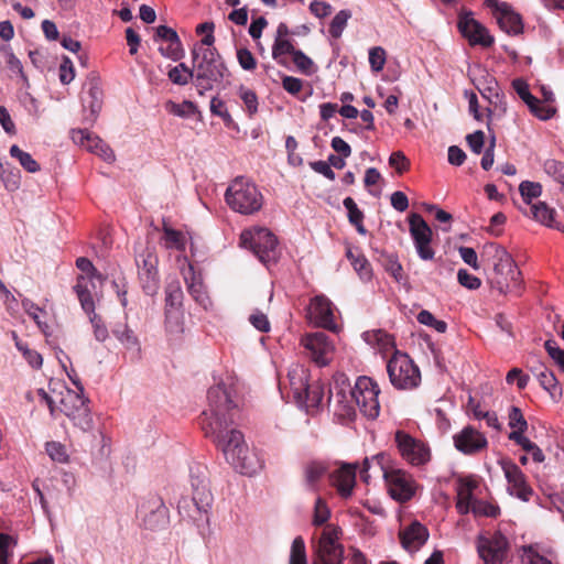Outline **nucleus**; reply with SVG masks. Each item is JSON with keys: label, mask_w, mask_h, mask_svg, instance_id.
I'll list each match as a JSON object with an SVG mask.
<instances>
[{"label": "nucleus", "mask_w": 564, "mask_h": 564, "mask_svg": "<svg viewBox=\"0 0 564 564\" xmlns=\"http://www.w3.org/2000/svg\"><path fill=\"white\" fill-rule=\"evenodd\" d=\"M207 408L199 416L205 436L213 440L226 460L240 474L252 476L261 469V462L249 449L240 431L232 427L238 412L232 400V389L225 383L210 387L207 391Z\"/></svg>", "instance_id": "obj_1"}, {"label": "nucleus", "mask_w": 564, "mask_h": 564, "mask_svg": "<svg viewBox=\"0 0 564 564\" xmlns=\"http://www.w3.org/2000/svg\"><path fill=\"white\" fill-rule=\"evenodd\" d=\"M192 495L178 500V512L184 519L193 521L198 528L209 524V511L213 495L208 487L206 467L196 464L189 468Z\"/></svg>", "instance_id": "obj_2"}, {"label": "nucleus", "mask_w": 564, "mask_h": 564, "mask_svg": "<svg viewBox=\"0 0 564 564\" xmlns=\"http://www.w3.org/2000/svg\"><path fill=\"white\" fill-rule=\"evenodd\" d=\"M369 470L382 475L388 492L395 501L405 502L414 496L416 485L412 475L403 469L393 467L387 454L379 453L364 460L360 477L367 484L370 479Z\"/></svg>", "instance_id": "obj_3"}, {"label": "nucleus", "mask_w": 564, "mask_h": 564, "mask_svg": "<svg viewBox=\"0 0 564 564\" xmlns=\"http://www.w3.org/2000/svg\"><path fill=\"white\" fill-rule=\"evenodd\" d=\"M39 395L47 404L52 416H55L56 411H59L80 431L88 432L93 429L88 399L84 398L83 392L65 388L54 398L45 390L40 389Z\"/></svg>", "instance_id": "obj_4"}, {"label": "nucleus", "mask_w": 564, "mask_h": 564, "mask_svg": "<svg viewBox=\"0 0 564 564\" xmlns=\"http://www.w3.org/2000/svg\"><path fill=\"white\" fill-rule=\"evenodd\" d=\"M487 251L492 254L494 270L489 276L492 289L500 294L521 293V272L518 270L510 253L501 246L489 243Z\"/></svg>", "instance_id": "obj_5"}, {"label": "nucleus", "mask_w": 564, "mask_h": 564, "mask_svg": "<svg viewBox=\"0 0 564 564\" xmlns=\"http://www.w3.org/2000/svg\"><path fill=\"white\" fill-rule=\"evenodd\" d=\"M288 381L290 394L300 408L311 412L321 406L325 388L321 382H310V371L305 366H291L288 372Z\"/></svg>", "instance_id": "obj_6"}, {"label": "nucleus", "mask_w": 564, "mask_h": 564, "mask_svg": "<svg viewBox=\"0 0 564 564\" xmlns=\"http://www.w3.org/2000/svg\"><path fill=\"white\" fill-rule=\"evenodd\" d=\"M193 48L195 86L200 95L220 84L228 76V69L216 48Z\"/></svg>", "instance_id": "obj_7"}, {"label": "nucleus", "mask_w": 564, "mask_h": 564, "mask_svg": "<svg viewBox=\"0 0 564 564\" xmlns=\"http://www.w3.org/2000/svg\"><path fill=\"white\" fill-rule=\"evenodd\" d=\"M225 199L228 206L241 215H253L261 210L264 197L258 186L243 176L236 177L227 187Z\"/></svg>", "instance_id": "obj_8"}, {"label": "nucleus", "mask_w": 564, "mask_h": 564, "mask_svg": "<svg viewBox=\"0 0 564 564\" xmlns=\"http://www.w3.org/2000/svg\"><path fill=\"white\" fill-rule=\"evenodd\" d=\"M240 245L250 249L265 265L275 263L279 258L278 239L264 227L246 229L240 235Z\"/></svg>", "instance_id": "obj_9"}, {"label": "nucleus", "mask_w": 564, "mask_h": 564, "mask_svg": "<svg viewBox=\"0 0 564 564\" xmlns=\"http://www.w3.org/2000/svg\"><path fill=\"white\" fill-rule=\"evenodd\" d=\"M391 384L398 390H411L421 382V372L409 355L394 350L387 362Z\"/></svg>", "instance_id": "obj_10"}, {"label": "nucleus", "mask_w": 564, "mask_h": 564, "mask_svg": "<svg viewBox=\"0 0 564 564\" xmlns=\"http://www.w3.org/2000/svg\"><path fill=\"white\" fill-rule=\"evenodd\" d=\"M338 527L326 525L314 547L313 564H343L344 546L339 543Z\"/></svg>", "instance_id": "obj_11"}, {"label": "nucleus", "mask_w": 564, "mask_h": 564, "mask_svg": "<svg viewBox=\"0 0 564 564\" xmlns=\"http://www.w3.org/2000/svg\"><path fill=\"white\" fill-rule=\"evenodd\" d=\"M379 393L380 389L371 378L358 377L354 386L352 406L357 405L367 419L375 420L380 413Z\"/></svg>", "instance_id": "obj_12"}, {"label": "nucleus", "mask_w": 564, "mask_h": 564, "mask_svg": "<svg viewBox=\"0 0 564 564\" xmlns=\"http://www.w3.org/2000/svg\"><path fill=\"white\" fill-rule=\"evenodd\" d=\"M394 442L401 457L412 466H423L431 459L430 447L421 440L414 438L404 431H397Z\"/></svg>", "instance_id": "obj_13"}, {"label": "nucleus", "mask_w": 564, "mask_h": 564, "mask_svg": "<svg viewBox=\"0 0 564 564\" xmlns=\"http://www.w3.org/2000/svg\"><path fill=\"white\" fill-rule=\"evenodd\" d=\"M90 286H93L91 281L88 278L80 276L77 279L74 290L82 308L89 316L96 340L104 343L108 338L109 333L101 317L95 313V302L90 293Z\"/></svg>", "instance_id": "obj_14"}, {"label": "nucleus", "mask_w": 564, "mask_h": 564, "mask_svg": "<svg viewBox=\"0 0 564 564\" xmlns=\"http://www.w3.org/2000/svg\"><path fill=\"white\" fill-rule=\"evenodd\" d=\"M301 346L304 354L318 367L327 366L333 357L335 347L329 337L322 333L306 334L301 338Z\"/></svg>", "instance_id": "obj_15"}, {"label": "nucleus", "mask_w": 564, "mask_h": 564, "mask_svg": "<svg viewBox=\"0 0 564 564\" xmlns=\"http://www.w3.org/2000/svg\"><path fill=\"white\" fill-rule=\"evenodd\" d=\"M409 230L413 239V243L417 256L424 261L434 259L435 251L431 246L432 229L420 214H412L409 216Z\"/></svg>", "instance_id": "obj_16"}, {"label": "nucleus", "mask_w": 564, "mask_h": 564, "mask_svg": "<svg viewBox=\"0 0 564 564\" xmlns=\"http://www.w3.org/2000/svg\"><path fill=\"white\" fill-rule=\"evenodd\" d=\"M499 465L508 482V492L522 501H529L533 495V489L519 466L508 458L500 459Z\"/></svg>", "instance_id": "obj_17"}, {"label": "nucleus", "mask_w": 564, "mask_h": 564, "mask_svg": "<svg viewBox=\"0 0 564 564\" xmlns=\"http://www.w3.org/2000/svg\"><path fill=\"white\" fill-rule=\"evenodd\" d=\"M507 550L508 541L501 533L478 538L477 551L486 564H502L507 556Z\"/></svg>", "instance_id": "obj_18"}, {"label": "nucleus", "mask_w": 564, "mask_h": 564, "mask_svg": "<svg viewBox=\"0 0 564 564\" xmlns=\"http://www.w3.org/2000/svg\"><path fill=\"white\" fill-rule=\"evenodd\" d=\"M458 30L466 37L470 45H481L488 47L492 45L494 37L487 29L474 19L471 12H463L458 19Z\"/></svg>", "instance_id": "obj_19"}, {"label": "nucleus", "mask_w": 564, "mask_h": 564, "mask_svg": "<svg viewBox=\"0 0 564 564\" xmlns=\"http://www.w3.org/2000/svg\"><path fill=\"white\" fill-rule=\"evenodd\" d=\"M453 442L455 448L464 455H476L488 446L485 434L471 425H467L454 434Z\"/></svg>", "instance_id": "obj_20"}, {"label": "nucleus", "mask_w": 564, "mask_h": 564, "mask_svg": "<svg viewBox=\"0 0 564 564\" xmlns=\"http://www.w3.org/2000/svg\"><path fill=\"white\" fill-rule=\"evenodd\" d=\"M486 4L494 10V17L503 32L510 35H518L522 32L521 17L509 4L498 0H486Z\"/></svg>", "instance_id": "obj_21"}, {"label": "nucleus", "mask_w": 564, "mask_h": 564, "mask_svg": "<svg viewBox=\"0 0 564 564\" xmlns=\"http://www.w3.org/2000/svg\"><path fill=\"white\" fill-rule=\"evenodd\" d=\"M307 317L311 323L329 330L336 329L334 319V305L325 295H316L311 300L307 308Z\"/></svg>", "instance_id": "obj_22"}, {"label": "nucleus", "mask_w": 564, "mask_h": 564, "mask_svg": "<svg viewBox=\"0 0 564 564\" xmlns=\"http://www.w3.org/2000/svg\"><path fill=\"white\" fill-rule=\"evenodd\" d=\"M328 392V402L335 403L340 408L343 414L349 415L352 411L354 393V388L350 386L349 378L343 372L335 373Z\"/></svg>", "instance_id": "obj_23"}, {"label": "nucleus", "mask_w": 564, "mask_h": 564, "mask_svg": "<svg viewBox=\"0 0 564 564\" xmlns=\"http://www.w3.org/2000/svg\"><path fill=\"white\" fill-rule=\"evenodd\" d=\"M138 516L142 519L144 528L152 531L167 523V508L158 498L143 502L138 509Z\"/></svg>", "instance_id": "obj_24"}, {"label": "nucleus", "mask_w": 564, "mask_h": 564, "mask_svg": "<svg viewBox=\"0 0 564 564\" xmlns=\"http://www.w3.org/2000/svg\"><path fill=\"white\" fill-rule=\"evenodd\" d=\"M183 276L193 300L204 310H209L212 307V300L205 289L200 274L195 272L191 263H187V268L183 270Z\"/></svg>", "instance_id": "obj_25"}, {"label": "nucleus", "mask_w": 564, "mask_h": 564, "mask_svg": "<svg viewBox=\"0 0 564 564\" xmlns=\"http://www.w3.org/2000/svg\"><path fill=\"white\" fill-rule=\"evenodd\" d=\"M135 262L138 265V274L139 279L141 280L143 284V289L147 291H154L156 289V264H158V258L154 253L147 250L142 253H140L135 258Z\"/></svg>", "instance_id": "obj_26"}, {"label": "nucleus", "mask_w": 564, "mask_h": 564, "mask_svg": "<svg viewBox=\"0 0 564 564\" xmlns=\"http://www.w3.org/2000/svg\"><path fill=\"white\" fill-rule=\"evenodd\" d=\"M478 486L479 482L474 476L458 477L456 481V508L460 514H467L470 511V507L477 500L474 497V491Z\"/></svg>", "instance_id": "obj_27"}, {"label": "nucleus", "mask_w": 564, "mask_h": 564, "mask_svg": "<svg viewBox=\"0 0 564 564\" xmlns=\"http://www.w3.org/2000/svg\"><path fill=\"white\" fill-rule=\"evenodd\" d=\"M429 530L422 523L413 521L400 532L402 546L410 553L419 551L429 539Z\"/></svg>", "instance_id": "obj_28"}, {"label": "nucleus", "mask_w": 564, "mask_h": 564, "mask_svg": "<svg viewBox=\"0 0 564 564\" xmlns=\"http://www.w3.org/2000/svg\"><path fill=\"white\" fill-rule=\"evenodd\" d=\"M73 138L75 141H78L82 147L99 155L105 161L112 162L115 160L113 151L100 138L93 135L85 130L74 132Z\"/></svg>", "instance_id": "obj_29"}, {"label": "nucleus", "mask_w": 564, "mask_h": 564, "mask_svg": "<svg viewBox=\"0 0 564 564\" xmlns=\"http://www.w3.org/2000/svg\"><path fill=\"white\" fill-rule=\"evenodd\" d=\"M332 482L343 498L350 497L356 482V466L343 465L332 474Z\"/></svg>", "instance_id": "obj_30"}, {"label": "nucleus", "mask_w": 564, "mask_h": 564, "mask_svg": "<svg viewBox=\"0 0 564 564\" xmlns=\"http://www.w3.org/2000/svg\"><path fill=\"white\" fill-rule=\"evenodd\" d=\"M530 213L532 218L538 223L547 226L550 228L557 229L560 231H564V226L560 223L555 221V209L549 207V205L544 202H538L531 205Z\"/></svg>", "instance_id": "obj_31"}, {"label": "nucleus", "mask_w": 564, "mask_h": 564, "mask_svg": "<svg viewBox=\"0 0 564 564\" xmlns=\"http://www.w3.org/2000/svg\"><path fill=\"white\" fill-rule=\"evenodd\" d=\"M362 338L367 344L376 346L382 354L397 350L393 336L382 329L366 332L362 334Z\"/></svg>", "instance_id": "obj_32"}, {"label": "nucleus", "mask_w": 564, "mask_h": 564, "mask_svg": "<svg viewBox=\"0 0 564 564\" xmlns=\"http://www.w3.org/2000/svg\"><path fill=\"white\" fill-rule=\"evenodd\" d=\"M303 473L306 488L316 490L327 473V465L321 460H312L305 464Z\"/></svg>", "instance_id": "obj_33"}, {"label": "nucleus", "mask_w": 564, "mask_h": 564, "mask_svg": "<svg viewBox=\"0 0 564 564\" xmlns=\"http://www.w3.org/2000/svg\"><path fill=\"white\" fill-rule=\"evenodd\" d=\"M112 334L126 347V349L140 352L141 347L139 339L126 323L116 325L112 328Z\"/></svg>", "instance_id": "obj_34"}, {"label": "nucleus", "mask_w": 564, "mask_h": 564, "mask_svg": "<svg viewBox=\"0 0 564 564\" xmlns=\"http://www.w3.org/2000/svg\"><path fill=\"white\" fill-rule=\"evenodd\" d=\"M346 256L349 259L355 271L358 273L359 278L362 281H370L372 278V269L367 258L359 252H355L350 248L347 249Z\"/></svg>", "instance_id": "obj_35"}, {"label": "nucleus", "mask_w": 564, "mask_h": 564, "mask_svg": "<svg viewBox=\"0 0 564 564\" xmlns=\"http://www.w3.org/2000/svg\"><path fill=\"white\" fill-rule=\"evenodd\" d=\"M163 245L166 249H175L183 251L186 247V239L182 231L169 227L166 224L163 226Z\"/></svg>", "instance_id": "obj_36"}, {"label": "nucleus", "mask_w": 564, "mask_h": 564, "mask_svg": "<svg viewBox=\"0 0 564 564\" xmlns=\"http://www.w3.org/2000/svg\"><path fill=\"white\" fill-rule=\"evenodd\" d=\"M536 376L541 387L550 393L551 398L555 401L558 400L562 395V390L555 375L544 368Z\"/></svg>", "instance_id": "obj_37"}, {"label": "nucleus", "mask_w": 564, "mask_h": 564, "mask_svg": "<svg viewBox=\"0 0 564 564\" xmlns=\"http://www.w3.org/2000/svg\"><path fill=\"white\" fill-rule=\"evenodd\" d=\"M343 205L348 212V219L350 224L356 227L360 235H366L367 230L362 224L364 213L358 208L355 200L351 197H346Z\"/></svg>", "instance_id": "obj_38"}, {"label": "nucleus", "mask_w": 564, "mask_h": 564, "mask_svg": "<svg viewBox=\"0 0 564 564\" xmlns=\"http://www.w3.org/2000/svg\"><path fill=\"white\" fill-rule=\"evenodd\" d=\"M169 79L180 86H184L188 84L191 79L195 80V72L194 68L191 69L184 63H180L178 65L172 67L167 73Z\"/></svg>", "instance_id": "obj_39"}, {"label": "nucleus", "mask_w": 564, "mask_h": 564, "mask_svg": "<svg viewBox=\"0 0 564 564\" xmlns=\"http://www.w3.org/2000/svg\"><path fill=\"white\" fill-rule=\"evenodd\" d=\"M10 155L19 161L21 166L29 173H36L40 171V164L28 152L21 150L18 145L10 148Z\"/></svg>", "instance_id": "obj_40"}, {"label": "nucleus", "mask_w": 564, "mask_h": 564, "mask_svg": "<svg viewBox=\"0 0 564 564\" xmlns=\"http://www.w3.org/2000/svg\"><path fill=\"white\" fill-rule=\"evenodd\" d=\"M295 47L293 45V41L288 39H274V43L272 46V57L275 59L279 64H284L283 56L284 55H293L295 52Z\"/></svg>", "instance_id": "obj_41"}, {"label": "nucleus", "mask_w": 564, "mask_h": 564, "mask_svg": "<svg viewBox=\"0 0 564 564\" xmlns=\"http://www.w3.org/2000/svg\"><path fill=\"white\" fill-rule=\"evenodd\" d=\"M289 564H307L306 547L302 536H296L291 544Z\"/></svg>", "instance_id": "obj_42"}, {"label": "nucleus", "mask_w": 564, "mask_h": 564, "mask_svg": "<svg viewBox=\"0 0 564 564\" xmlns=\"http://www.w3.org/2000/svg\"><path fill=\"white\" fill-rule=\"evenodd\" d=\"M22 306L25 313L36 323L39 328L47 335L48 325L42 321V316L45 315V312L39 307L36 304L29 300H24L22 302Z\"/></svg>", "instance_id": "obj_43"}, {"label": "nucleus", "mask_w": 564, "mask_h": 564, "mask_svg": "<svg viewBox=\"0 0 564 564\" xmlns=\"http://www.w3.org/2000/svg\"><path fill=\"white\" fill-rule=\"evenodd\" d=\"M520 194L523 198V202L528 205H532V199L538 198L542 193V186L540 183L523 181L519 185Z\"/></svg>", "instance_id": "obj_44"}, {"label": "nucleus", "mask_w": 564, "mask_h": 564, "mask_svg": "<svg viewBox=\"0 0 564 564\" xmlns=\"http://www.w3.org/2000/svg\"><path fill=\"white\" fill-rule=\"evenodd\" d=\"M292 59L296 68L305 75H312L316 70L313 59L300 50L293 53Z\"/></svg>", "instance_id": "obj_45"}, {"label": "nucleus", "mask_w": 564, "mask_h": 564, "mask_svg": "<svg viewBox=\"0 0 564 564\" xmlns=\"http://www.w3.org/2000/svg\"><path fill=\"white\" fill-rule=\"evenodd\" d=\"M509 426L512 429L510 433H524L528 430V422L521 410L512 406L509 412Z\"/></svg>", "instance_id": "obj_46"}, {"label": "nucleus", "mask_w": 564, "mask_h": 564, "mask_svg": "<svg viewBox=\"0 0 564 564\" xmlns=\"http://www.w3.org/2000/svg\"><path fill=\"white\" fill-rule=\"evenodd\" d=\"M238 95L243 101L249 116H253L258 111V97L257 94L245 86H240Z\"/></svg>", "instance_id": "obj_47"}, {"label": "nucleus", "mask_w": 564, "mask_h": 564, "mask_svg": "<svg viewBox=\"0 0 564 564\" xmlns=\"http://www.w3.org/2000/svg\"><path fill=\"white\" fill-rule=\"evenodd\" d=\"M416 318L420 324L432 327L438 333H445L447 329V324L444 321L436 319L430 311L422 310Z\"/></svg>", "instance_id": "obj_48"}, {"label": "nucleus", "mask_w": 564, "mask_h": 564, "mask_svg": "<svg viewBox=\"0 0 564 564\" xmlns=\"http://www.w3.org/2000/svg\"><path fill=\"white\" fill-rule=\"evenodd\" d=\"M530 111L541 120H549L555 113V109L535 97L533 102L525 104Z\"/></svg>", "instance_id": "obj_49"}, {"label": "nucleus", "mask_w": 564, "mask_h": 564, "mask_svg": "<svg viewBox=\"0 0 564 564\" xmlns=\"http://www.w3.org/2000/svg\"><path fill=\"white\" fill-rule=\"evenodd\" d=\"M165 318L166 329L170 334L183 333V317L180 311L166 310Z\"/></svg>", "instance_id": "obj_50"}, {"label": "nucleus", "mask_w": 564, "mask_h": 564, "mask_svg": "<svg viewBox=\"0 0 564 564\" xmlns=\"http://www.w3.org/2000/svg\"><path fill=\"white\" fill-rule=\"evenodd\" d=\"M350 13L346 10L339 11L332 20L329 25V33L333 37L338 39L347 25Z\"/></svg>", "instance_id": "obj_51"}, {"label": "nucleus", "mask_w": 564, "mask_h": 564, "mask_svg": "<svg viewBox=\"0 0 564 564\" xmlns=\"http://www.w3.org/2000/svg\"><path fill=\"white\" fill-rule=\"evenodd\" d=\"M46 453L54 462L62 464L68 462V454L66 447L58 442L46 443Z\"/></svg>", "instance_id": "obj_52"}, {"label": "nucleus", "mask_w": 564, "mask_h": 564, "mask_svg": "<svg viewBox=\"0 0 564 564\" xmlns=\"http://www.w3.org/2000/svg\"><path fill=\"white\" fill-rule=\"evenodd\" d=\"M384 269L398 283L405 282L403 268L397 257L389 256L386 260Z\"/></svg>", "instance_id": "obj_53"}, {"label": "nucleus", "mask_w": 564, "mask_h": 564, "mask_svg": "<svg viewBox=\"0 0 564 564\" xmlns=\"http://www.w3.org/2000/svg\"><path fill=\"white\" fill-rule=\"evenodd\" d=\"M369 64L373 72H380L386 64V51L381 46L369 50Z\"/></svg>", "instance_id": "obj_54"}, {"label": "nucleus", "mask_w": 564, "mask_h": 564, "mask_svg": "<svg viewBox=\"0 0 564 564\" xmlns=\"http://www.w3.org/2000/svg\"><path fill=\"white\" fill-rule=\"evenodd\" d=\"M544 171L564 186V163L556 160H546Z\"/></svg>", "instance_id": "obj_55"}, {"label": "nucleus", "mask_w": 564, "mask_h": 564, "mask_svg": "<svg viewBox=\"0 0 564 564\" xmlns=\"http://www.w3.org/2000/svg\"><path fill=\"white\" fill-rule=\"evenodd\" d=\"M330 516V511L326 502L322 498H317L314 507L313 524L323 525Z\"/></svg>", "instance_id": "obj_56"}, {"label": "nucleus", "mask_w": 564, "mask_h": 564, "mask_svg": "<svg viewBox=\"0 0 564 564\" xmlns=\"http://www.w3.org/2000/svg\"><path fill=\"white\" fill-rule=\"evenodd\" d=\"M522 562L524 564H554L552 560L541 555L533 546L523 549Z\"/></svg>", "instance_id": "obj_57"}, {"label": "nucleus", "mask_w": 564, "mask_h": 564, "mask_svg": "<svg viewBox=\"0 0 564 564\" xmlns=\"http://www.w3.org/2000/svg\"><path fill=\"white\" fill-rule=\"evenodd\" d=\"M470 511L476 516H486L495 518L499 513V508L489 502L477 499L470 507Z\"/></svg>", "instance_id": "obj_58"}, {"label": "nucleus", "mask_w": 564, "mask_h": 564, "mask_svg": "<svg viewBox=\"0 0 564 564\" xmlns=\"http://www.w3.org/2000/svg\"><path fill=\"white\" fill-rule=\"evenodd\" d=\"M182 300L183 291L180 284L177 282L169 284L166 288V306L178 307L182 304Z\"/></svg>", "instance_id": "obj_59"}, {"label": "nucleus", "mask_w": 564, "mask_h": 564, "mask_svg": "<svg viewBox=\"0 0 564 564\" xmlns=\"http://www.w3.org/2000/svg\"><path fill=\"white\" fill-rule=\"evenodd\" d=\"M17 544L13 536L7 533H0V564H9L11 555L10 549Z\"/></svg>", "instance_id": "obj_60"}, {"label": "nucleus", "mask_w": 564, "mask_h": 564, "mask_svg": "<svg viewBox=\"0 0 564 564\" xmlns=\"http://www.w3.org/2000/svg\"><path fill=\"white\" fill-rule=\"evenodd\" d=\"M160 53L173 61H178L184 56V51L182 47L181 40H176L175 42L167 43V46H160Z\"/></svg>", "instance_id": "obj_61"}, {"label": "nucleus", "mask_w": 564, "mask_h": 564, "mask_svg": "<svg viewBox=\"0 0 564 564\" xmlns=\"http://www.w3.org/2000/svg\"><path fill=\"white\" fill-rule=\"evenodd\" d=\"M210 111L213 115L220 117L225 123H230L232 118L226 107L224 100L218 97H213L210 100Z\"/></svg>", "instance_id": "obj_62"}, {"label": "nucleus", "mask_w": 564, "mask_h": 564, "mask_svg": "<svg viewBox=\"0 0 564 564\" xmlns=\"http://www.w3.org/2000/svg\"><path fill=\"white\" fill-rule=\"evenodd\" d=\"M545 350L554 362L564 370V349H561L555 340L549 339L544 343Z\"/></svg>", "instance_id": "obj_63"}, {"label": "nucleus", "mask_w": 564, "mask_h": 564, "mask_svg": "<svg viewBox=\"0 0 564 564\" xmlns=\"http://www.w3.org/2000/svg\"><path fill=\"white\" fill-rule=\"evenodd\" d=\"M58 76L62 84H69L75 77V70L73 67V62L69 57L64 56L63 61L59 65Z\"/></svg>", "instance_id": "obj_64"}]
</instances>
